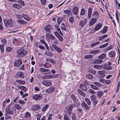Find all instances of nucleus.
Returning a JSON list of instances; mask_svg holds the SVG:
<instances>
[{
  "instance_id": "18",
  "label": "nucleus",
  "mask_w": 120,
  "mask_h": 120,
  "mask_svg": "<svg viewBox=\"0 0 120 120\" xmlns=\"http://www.w3.org/2000/svg\"><path fill=\"white\" fill-rule=\"evenodd\" d=\"M108 54L110 57H114L115 56L116 52L114 51H112L109 52Z\"/></svg>"
},
{
  "instance_id": "3",
  "label": "nucleus",
  "mask_w": 120,
  "mask_h": 120,
  "mask_svg": "<svg viewBox=\"0 0 120 120\" xmlns=\"http://www.w3.org/2000/svg\"><path fill=\"white\" fill-rule=\"evenodd\" d=\"M74 107V106L72 105H70L68 106H67L65 109V112L67 114L71 116V114L72 111Z\"/></svg>"
},
{
  "instance_id": "2",
  "label": "nucleus",
  "mask_w": 120,
  "mask_h": 120,
  "mask_svg": "<svg viewBox=\"0 0 120 120\" xmlns=\"http://www.w3.org/2000/svg\"><path fill=\"white\" fill-rule=\"evenodd\" d=\"M4 22L5 25L6 27L14 28L15 24L11 19L9 20H4Z\"/></svg>"
},
{
  "instance_id": "51",
  "label": "nucleus",
  "mask_w": 120,
  "mask_h": 120,
  "mask_svg": "<svg viewBox=\"0 0 120 120\" xmlns=\"http://www.w3.org/2000/svg\"><path fill=\"white\" fill-rule=\"evenodd\" d=\"M85 101L87 103L88 105H90L91 104V102L88 98H86L85 99Z\"/></svg>"
},
{
  "instance_id": "11",
  "label": "nucleus",
  "mask_w": 120,
  "mask_h": 120,
  "mask_svg": "<svg viewBox=\"0 0 120 120\" xmlns=\"http://www.w3.org/2000/svg\"><path fill=\"white\" fill-rule=\"evenodd\" d=\"M55 88L54 87H51L45 90L46 92L49 93H51L53 92Z\"/></svg>"
},
{
  "instance_id": "17",
  "label": "nucleus",
  "mask_w": 120,
  "mask_h": 120,
  "mask_svg": "<svg viewBox=\"0 0 120 120\" xmlns=\"http://www.w3.org/2000/svg\"><path fill=\"white\" fill-rule=\"evenodd\" d=\"M51 28V26L50 25H47L45 27V31L48 32H50Z\"/></svg>"
},
{
  "instance_id": "33",
  "label": "nucleus",
  "mask_w": 120,
  "mask_h": 120,
  "mask_svg": "<svg viewBox=\"0 0 120 120\" xmlns=\"http://www.w3.org/2000/svg\"><path fill=\"white\" fill-rule=\"evenodd\" d=\"M17 75L18 76L22 78H24V75L22 72H20L17 73Z\"/></svg>"
},
{
  "instance_id": "5",
  "label": "nucleus",
  "mask_w": 120,
  "mask_h": 120,
  "mask_svg": "<svg viewBox=\"0 0 120 120\" xmlns=\"http://www.w3.org/2000/svg\"><path fill=\"white\" fill-rule=\"evenodd\" d=\"M87 21V19L86 18H85L84 21L83 19H82L79 22V26L81 27H83L85 25Z\"/></svg>"
},
{
  "instance_id": "13",
  "label": "nucleus",
  "mask_w": 120,
  "mask_h": 120,
  "mask_svg": "<svg viewBox=\"0 0 120 120\" xmlns=\"http://www.w3.org/2000/svg\"><path fill=\"white\" fill-rule=\"evenodd\" d=\"M97 19L96 18H92L89 22V25L90 26H92L96 22Z\"/></svg>"
},
{
  "instance_id": "29",
  "label": "nucleus",
  "mask_w": 120,
  "mask_h": 120,
  "mask_svg": "<svg viewBox=\"0 0 120 120\" xmlns=\"http://www.w3.org/2000/svg\"><path fill=\"white\" fill-rule=\"evenodd\" d=\"M64 12L65 14L69 16L71 12V10H66L64 11Z\"/></svg>"
},
{
  "instance_id": "27",
  "label": "nucleus",
  "mask_w": 120,
  "mask_h": 120,
  "mask_svg": "<svg viewBox=\"0 0 120 120\" xmlns=\"http://www.w3.org/2000/svg\"><path fill=\"white\" fill-rule=\"evenodd\" d=\"M42 78L44 79H52V75H45Z\"/></svg>"
},
{
  "instance_id": "37",
  "label": "nucleus",
  "mask_w": 120,
  "mask_h": 120,
  "mask_svg": "<svg viewBox=\"0 0 120 120\" xmlns=\"http://www.w3.org/2000/svg\"><path fill=\"white\" fill-rule=\"evenodd\" d=\"M71 98L73 101L74 102L75 101L76 99H77V98L74 94H72L71 95Z\"/></svg>"
},
{
  "instance_id": "49",
  "label": "nucleus",
  "mask_w": 120,
  "mask_h": 120,
  "mask_svg": "<svg viewBox=\"0 0 120 120\" xmlns=\"http://www.w3.org/2000/svg\"><path fill=\"white\" fill-rule=\"evenodd\" d=\"M93 57L92 55H87L85 56V58L86 59L91 58Z\"/></svg>"
},
{
  "instance_id": "35",
  "label": "nucleus",
  "mask_w": 120,
  "mask_h": 120,
  "mask_svg": "<svg viewBox=\"0 0 120 120\" xmlns=\"http://www.w3.org/2000/svg\"><path fill=\"white\" fill-rule=\"evenodd\" d=\"M49 70V69H45L42 68H41L39 71L40 72L43 73L45 72L48 71Z\"/></svg>"
},
{
  "instance_id": "55",
  "label": "nucleus",
  "mask_w": 120,
  "mask_h": 120,
  "mask_svg": "<svg viewBox=\"0 0 120 120\" xmlns=\"http://www.w3.org/2000/svg\"><path fill=\"white\" fill-rule=\"evenodd\" d=\"M60 41H62L63 38L62 37L60 34L56 37Z\"/></svg>"
},
{
  "instance_id": "21",
  "label": "nucleus",
  "mask_w": 120,
  "mask_h": 120,
  "mask_svg": "<svg viewBox=\"0 0 120 120\" xmlns=\"http://www.w3.org/2000/svg\"><path fill=\"white\" fill-rule=\"evenodd\" d=\"M102 25L100 23L98 24L94 28L97 31L100 29L102 27Z\"/></svg>"
},
{
  "instance_id": "54",
  "label": "nucleus",
  "mask_w": 120,
  "mask_h": 120,
  "mask_svg": "<svg viewBox=\"0 0 120 120\" xmlns=\"http://www.w3.org/2000/svg\"><path fill=\"white\" fill-rule=\"evenodd\" d=\"M1 42L3 44H2V45H6L7 43V41L5 39H2L1 40Z\"/></svg>"
},
{
  "instance_id": "30",
  "label": "nucleus",
  "mask_w": 120,
  "mask_h": 120,
  "mask_svg": "<svg viewBox=\"0 0 120 120\" xmlns=\"http://www.w3.org/2000/svg\"><path fill=\"white\" fill-rule=\"evenodd\" d=\"M108 29V27L107 26H105L103 28V30L101 31V32L103 34H104L107 32Z\"/></svg>"
},
{
  "instance_id": "34",
  "label": "nucleus",
  "mask_w": 120,
  "mask_h": 120,
  "mask_svg": "<svg viewBox=\"0 0 120 120\" xmlns=\"http://www.w3.org/2000/svg\"><path fill=\"white\" fill-rule=\"evenodd\" d=\"M16 82H18L20 85H24L25 84V82L24 81L22 80H16Z\"/></svg>"
},
{
  "instance_id": "63",
  "label": "nucleus",
  "mask_w": 120,
  "mask_h": 120,
  "mask_svg": "<svg viewBox=\"0 0 120 120\" xmlns=\"http://www.w3.org/2000/svg\"><path fill=\"white\" fill-rule=\"evenodd\" d=\"M49 62L53 64H54L55 63V60L52 59H50Z\"/></svg>"
},
{
  "instance_id": "20",
  "label": "nucleus",
  "mask_w": 120,
  "mask_h": 120,
  "mask_svg": "<svg viewBox=\"0 0 120 120\" xmlns=\"http://www.w3.org/2000/svg\"><path fill=\"white\" fill-rule=\"evenodd\" d=\"M79 8L76 6L74 7L73 9V13L75 15H76L78 14Z\"/></svg>"
},
{
  "instance_id": "32",
  "label": "nucleus",
  "mask_w": 120,
  "mask_h": 120,
  "mask_svg": "<svg viewBox=\"0 0 120 120\" xmlns=\"http://www.w3.org/2000/svg\"><path fill=\"white\" fill-rule=\"evenodd\" d=\"M12 6L17 9H19L21 8L20 5L17 4H12Z\"/></svg>"
},
{
  "instance_id": "42",
  "label": "nucleus",
  "mask_w": 120,
  "mask_h": 120,
  "mask_svg": "<svg viewBox=\"0 0 120 120\" xmlns=\"http://www.w3.org/2000/svg\"><path fill=\"white\" fill-rule=\"evenodd\" d=\"M17 2L21 4L22 6H24L25 5L24 2L22 0H18L17 1Z\"/></svg>"
},
{
  "instance_id": "41",
  "label": "nucleus",
  "mask_w": 120,
  "mask_h": 120,
  "mask_svg": "<svg viewBox=\"0 0 120 120\" xmlns=\"http://www.w3.org/2000/svg\"><path fill=\"white\" fill-rule=\"evenodd\" d=\"M63 18L60 17H59L57 19V22L58 24L60 25V23L62 22Z\"/></svg>"
},
{
  "instance_id": "40",
  "label": "nucleus",
  "mask_w": 120,
  "mask_h": 120,
  "mask_svg": "<svg viewBox=\"0 0 120 120\" xmlns=\"http://www.w3.org/2000/svg\"><path fill=\"white\" fill-rule=\"evenodd\" d=\"M22 16L27 21H29L30 20V18H29L28 16L25 14H22Z\"/></svg>"
},
{
  "instance_id": "39",
  "label": "nucleus",
  "mask_w": 120,
  "mask_h": 120,
  "mask_svg": "<svg viewBox=\"0 0 120 120\" xmlns=\"http://www.w3.org/2000/svg\"><path fill=\"white\" fill-rule=\"evenodd\" d=\"M90 86L91 88L94 90H98L99 89V88L92 84L90 85Z\"/></svg>"
},
{
  "instance_id": "6",
  "label": "nucleus",
  "mask_w": 120,
  "mask_h": 120,
  "mask_svg": "<svg viewBox=\"0 0 120 120\" xmlns=\"http://www.w3.org/2000/svg\"><path fill=\"white\" fill-rule=\"evenodd\" d=\"M91 100L94 105H96L98 103L97 98L95 95H92L91 96Z\"/></svg>"
},
{
  "instance_id": "31",
  "label": "nucleus",
  "mask_w": 120,
  "mask_h": 120,
  "mask_svg": "<svg viewBox=\"0 0 120 120\" xmlns=\"http://www.w3.org/2000/svg\"><path fill=\"white\" fill-rule=\"evenodd\" d=\"M78 93L81 95L83 97H85L86 95V94L80 89H79L78 90Z\"/></svg>"
},
{
  "instance_id": "62",
  "label": "nucleus",
  "mask_w": 120,
  "mask_h": 120,
  "mask_svg": "<svg viewBox=\"0 0 120 120\" xmlns=\"http://www.w3.org/2000/svg\"><path fill=\"white\" fill-rule=\"evenodd\" d=\"M41 4L43 5L45 4L46 3V0H40Z\"/></svg>"
},
{
  "instance_id": "56",
  "label": "nucleus",
  "mask_w": 120,
  "mask_h": 120,
  "mask_svg": "<svg viewBox=\"0 0 120 120\" xmlns=\"http://www.w3.org/2000/svg\"><path fill=\"white\" fill-rule=\"evenodd\" d=\"M71 118L73 120H75L76 118L75 115L74 113H72L71 116Z\"/></svg>"
},
{
  "instance_id": "64",
  "label": "nucleus",
  "mask_w": 120,
  "mask_h": 120,
  "mask_svg": "<svg viewBox=\"0 0 120 120\" xmlns=\"http://www.w3.org/2000/svg\"><path fill=\"white\" fill-rule=\"evenodd\" d=\"M58 75L57 74H55L54 75H52V78H56L58 77Z\"/></svg>"
},
{
  "instance_id": "46",
  "label": "nucleus",
  "mask_w": 120,
  "mask_h": 120,
  "mask_svg": "<svg viewBox=\"0 0 120 120\" xmlns=\"http://www.w3.org/2000/svg\"><path fill=\"white\" fill-rule=\"evenodd\" d=\"M86 77L90 79H92L93 78V75L90 74H89L86 75Z\"/></svg>"
},
{
  "instance_id": "8",
  "label": "nucleus",
  "mask_w": 120,
  "mask_h": 120,
  "mask_svg": "<svg viewBox=\"0 0 120 120\" xmlns=\"http://www.w3.org/2000/svg\"><path fill=\"white\" fill-rule=\"evenodd\" d=\"M45 36L46 39L48 38H49L50 39L52 40L53 41L54 40L56 39V38L52 34H50L47 33L45 34Z\"/></svg>"
},
{
  "instance_id": "61",
  "label": "nucleus",
  "mask_w": 120,
  "mask_h": 120,
  "mask_svg": "<svg viewBox=\"0 0 120 120\" xmlns=\"http://www.w3.org/2000/svg\"><path fill=\"white\" fill-rule=\"evenodd\" d=\"M21 89L23 90V91L25 92L26 91V88L23 86H22L21 88Z\"/></svg>"
},
{
  "instance_id": "25",
  "label": "nucleus",
  "mask_w": 120,
  "mask_h": 120,
  "mask_svg": "<svg viewBox=\"0 0 120 120\" xmlns=\"http://www.w3.org/2000/svg\"><path fill=\"white\" fill-rule=\"evenodd\" d=\"M92 16L96 18H98L99 17V14L97 11H94L93 12L92 14Z\"/></svg>"
},
{
  "instance_id": "53",
  "label": "nucleus",
  "mask_w": 120,
  "mask_h": 120,
  "mask_svg": "<svg viewBox=\"0 0 120 120\" xmlns=\"http://www.w3.org/2000/svg\"><path fill=\"white\" fill-rule=\"evenodd\" d=\"M4 45H0V49L1 52H4Z\"/></svg>"
},
{
  "instance_id": "4",
  "label": "nucleus",
  "mask_w": 120,
  "mask_h": 120,
  "mask_svg": "<svg viewBox=\"0 0 120 120\" xmlns=\"http://www.w3.org/2000/svg\"><path fill=\"white\" fill-rule=\"evenodd\" d=\"M17 52L18 56L20 58L24 56L27 53V51L22 49H19Z\"/></svg>"
},
{
  "instance_id": "50",
  "label": "nucleus",
  "mask_w": 120,
  "mask_h": 120,
  "mask_svg": "<svg viewBox=\"0 0 120 120\" xmlns=\"http://www.w3.org/2000/svg\"><path fill=\"white\" fill-rule=\"evenodd\" d=\"M64 120H70V119L68 116L67 114H65L64 115Z\"/></svg>"
},
{
  "instance_id": "9",
  "label": "nucleus",
  "mask_w": 120,
  "mask_h": 120,
  "mask_svg": "<svg viewBox=\"0 0 120 120\" xmlns=\"http://www.w3.org/2000/svg\"><path fill=\"white\" fill-rule=\"evenodd\" d=\"M42 95L41 94H37L34 95L33 97V98L35 100H40L42 99Z\"/></svg>"
},
{
  "instance_id": "57",
  "label": "nucleus",
  "mask_w": 120,
  "mask_h": 120,
  "mask_svg": "<svg viewBox=\"0 0 120 120\" xmlns=\"http://www.w3.org/2000/svg\"><path fill=\"white\" fill-rule=\"evenodd\" d=\"M111 82V81L110 80H106L105 79L104 83L106 84H109Z\"/></svg>"
},
{
  "instance_id": "1",
  "label": "nucleus",
  "mask_w": 120,
  "mask_h": 120,
  "mask_svg": "<svg viewBox=\"0 0 120 120\" xmlns=\"http://www.w3.org/2000/svg\"><path fill=\"white\" fill-rule=\"evenodd\" d=\"M112 63L110 61H108L107 64H106L101 65H95L94 66V68L96 69H99L102 68L103 69L109 70L113 69V68L112 66Z\"/></svg>"
},
{
  "instance_id": "16",
  "label": "nucleus",
  "mask_w": 120,
  "mask_h": 120,
  "mask_svg": "<svg viewBox=\"0 0 120 120\" xmlns=\"http://www.w3.org/2000/svg\"><path fill=\"white\" fill-rule=\"evenodd\" d=\"M82 106L83 108H85L86 110H88L89 109V108L87 105L84 101L82 102L81 103Z\"/></svg>"
},
{
  "instance_id": "44",
  "label": "nucleus",
  "mask_w": 120,
  "mask_h": 120,
  "mask_svg": "<svg viewBox=\"0 0 120 120\" xmlns=\"http://www.w3.org/2000/svg\"><path fill=\"white\" fill-rule=\"evenodd\" d=\"M109 45L108 43H106L104 44L100 45L99 47L100 48H103Z\"/></svg>"
},
{
  "instance_id": "36",
  "label": "nucleus",
  "mask_w": 120,
  "mask_h": 120,
  "mask_svg": "<svg viewBox=\"0 0 120 120\" xmlns=\"http://www.w3.org/2000/svg\"><path fill=\"white\" fill-rule=\"evenodd\" d=\"M49 107V105L48 104L45 105L42 109L41 111L42 112H45L47 109Z\"/></svg>"
},
{
  "instance_id": "22",
  "label": "nucleus",
  "mask_w": 120,
  "mask_h": 120,
  "mask_svg": "<svg viewBox=\"0 0 120 120\" xmlns=\"http://www.w3.org/2000/svg\"><path fill=\"white\" fill-rule=\"evenodd\" d=\"M103 94V91L99 90L97 92V95L99 98H101Z\"/></svg>"
},
{
  "instance_id": "60",
  "label": "nucleus",
  "mask_w": 120,
  "mask_h": 120,
  "mask_svg": "<svg viewBox=\"0 0 120 120\" xmlns=\"http://www.w3.org/2000/svg\"><path fill=\"white\" fill-rule=\"evenodd\" d=\"M89 92L90 93L92 94H96L95 92L91 89H90L89 90Z\"/></svg>"
},
{
  "instance_id": "59",
  "label": "nucleus",
  "mask_w": 120,
  "mask_h": 120,
  "mask_svg": "<svg viewBox=\"0 0 120 120\" xmlns=\"http://www.w3.org/2000/svg\"><path fill=\"white\" fill-rule=\"evenodd\" d=\"M6 50L7 51L10 52L12 50V49L11 47H8L6 48Z\"/></svg>"
},
{
  "instance_id": "23",
  "label": "nucleus",
  "mask_w": 120,
  "mask_h": 120,
  "mask_svg": "<svg viewBox=\"0 0 120 120\" xmlns=\"http://www.w3.org/2000/svg\"><path fill=\"white\" fill-rule=\"evenodd\" d=\"M6 113L9 114L11 115H12L13 114V111L10 109H7L6 110Z\"/></svg>"
},
{
  "instance_id": "28",
  "label": "nucleus",
  "mask_w": 120,
  "mask_h": 120,
  "mask_svg": "<svg viewBox=\"0 0 120 120\" xmlns=\"http://www.w3.org/2000/svg\"><path fill=\"white\" fill-rule=\"evenodd\" d=\"M17 22L21 24V25H23L26 24L27 23V22L22 20H19L17 21Z\"/></svg>"
},
{
  "instance_id": "10",
  "label": "nucleus",
  "mask_w": 120,
  "mask_h": 120,
  "mask_svg": "<svg viewBox=\"0 0 120 120\" xmlns=\"http://www.w3.org/2000/svg\"><path fill=\"white\" fill-rule=\"evenodd\" d=\"M87 82L85 81L84 82V85L83 84H81L80 86V88L83 90L86 91L87 90V88L86 86L85 85H86Z\"/></svg>"
},
{
  "instance_id": "26",
  "label": "nucleus",
  "mask_w": 120,
  "mask_h": 120,
  "mask_svg": "<svg viewBox=\"0 0 120 120\" xmlns=\"http://www.w3.org/2000/svg\"><path fill=\"white\" fill-rule=\"evenodd\" d=\"M108 36V35L107 34H105L100 37L99 38V41H101L105 38Z\"/></svg>"
},
{
  "instance_id": "52",
  "label": "nucleus",
  "mask_w": 120,
  "mask_h": 120,
  "mask_svg": "<svg viewBox=\"0 0 120 120\" xmlns=\"http://www.w3.org/2000/svg\"><path fill=\"white\" fill-rule=\"evenodd\" d=\"M15 106L16 109L18 110L20 109L21 108V107L20 106V105L17 104H15Z\"/></svg>"
},
{
  "instance_id": "45",
  "label": "nucleus",
  "mask_w": 120,
  "mask_h": 120,
  "mask_svg": "<svg viewBox=\"0 0 120 120\" xmlns=\"http://www.w3.org/2000/svg\"><path fill=\"white\" fill-rule=\"evenodd\" d=\"M45 54L48 56L50 57H52L53 56L51 52H47L45 53Z\"/></svg>"
},
{
  "instance_id": "24",
  "label": "nucleus",
  "mask_w": 120,
  "mask_h": 120,
  "mask_svg": "<svg viewBox=\"0 0 120 120\" xmlns=\"http://www.w3.org/2000/svg\"><path fill=\"white\" fill-rule=\"evenodd\" d=\"M106 57V54L105 53H102L98 56V58L101 59H104Z\"/></svg>"
},
{
  "instance_id": "43",
  "label": "nucleus",
  "mask_w": 120,
  "mask_h": 120,
  "mask_svg": "<svg viewBox=\"0 0 120 120\" xmlns=\"http://www.w3.org/2000/svg\"><path fill=\"white\" fill-rule=\"evenodd\" d=\"M100 42L99 41L96 42L91 44V46L92 47H94L96 45L99 44Z\"/></svg>"
},
{
  "instance_id": "58",
  "label": "nucleus",
  "mask_w": 120,
  "mask_h": 120,
  "mask_svg": "<svg viewBox=\"0 0 120 120\" xmlns=\"http://www.w3.org/2000/svg\"><path fill=\"white\" fill-rule=\"evenodd\" d=\"M69 21L71 23H73L74 22V18L72 17H70L69 19Z\"/></svg>"
},
{
  "instance_id": "12",
  "label": "nucleus",
  "mask_w": 120,
  "mask_h": 120,
  "mask_svg": "<svg viewBox=\"0 0 120 120\" xmlns=\"http://www.w3.org/2000/svg\"><path fill=\"white\" fill-rule=\"evenodd\" d=\"M102 60L101 59H99L95 60L92 62V63L93 64H100L102 63Z\"/></svg>"
},
{
  "instance_id": "14",
  "label": "nucleus",
  "mask_w": 120,
  "mask_h": 120,
  "mask_svg": "<svg viewBox=\"0 0 120 120\" xmlns=\"http://www.w3.org/2000/svg\"><path fill=\"white\" fill-rule=\"evenodd\" d=\"M52 47L55 50L57 51L59 53H60L62 51V50L54 44L52 45Z\"/></svg>"
},
{
  "instance_id": "38",
  "label": "nucleus",
  "mask_w": 120,
  "mask_h": 120,
  "mask_svg": "<svg viewBox=\"0 0 120 120\" xmlns=\"http://www.w3.org/2000/svg\"><path fill=\"white\" fill-rule=\"evenodd\" d=\"M93 83L100 87L103 86L102 85L101 83L96 82H93Z\"/></svg>"
},
{
  "instance_id": "7",
  "label": "nucleus",
  "mask_w": 120,
  "mask_h": 120,
  "mask_svg": "<svg viewBox=\"0 0 120 120\" xmlns=\"http://www.w3.org/2000/svg\"><path fill=\"white\" fill-rule=\"evenodd\" d=\"M42 83L45 86H48L51 85L52 82L50 80H43L42 82Z\"/></svg>"
},
{
  "instance_id": "19",
  "label": "nucleus",
  "mask_w": 120,
  "mask_h": 120,
  "mask_svg": "<svg viewBox=\"0 0 120 120\" xmlns=\"http://www.w3.org/2000/svg\"><path fill=\"white\" fill-rule=\"evenodd\" d=\"M40 106L38 105H35L33 106L32 107V110L33 111L38 110L40 108Z\"/></svg>"
},
{
  "instance_id": "47",
  "label": "nucleus",
  "mask_w": 120,
  "mask_h": 120,
  "mask_svg": "<svg viewBox=\"0 0 120 120\" xmlns=\"http://www.w3.org/2000/svg\"><path fill=\"white\" fill-rule=\"evenodd\" d=\"M86 13V11L85 10L84 8L82 9L81 10L80 12V15H85Z\"/></svg>"
},
{
  "instance_id": "48",
  "label": "nucleus",
  "mask_w": 120,
  "mask_h": 120,
  "mask_svg": "<svg viewBox=\"0 0 120 120\" xmlns=\"http://www.w3.org/2000/svg\"><path fill=\"white\" fill-rule=\"evenodd\" d=\"M31 115L29 112H27L25 114V117L26 118H29L31 116Z\"/></svg>"
},
{
  "instance_id": "15",
  "label": "nucleus",
  "mask_w": 120,
  "mask_h": 120,
  "mask_svg": "<svg viewBox=\"0 0 120 120\" xmlns=\"http://www.w3.org/2000/svg\"><path fill=\"white\" fill-rule=\"evenodd\" d=\"M22 63L21 60L20 59H19L15 61L14 63V65L15 66L18 67L21 65Z\"/></svg>"
}]
</instances>
